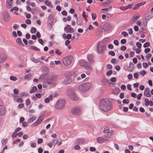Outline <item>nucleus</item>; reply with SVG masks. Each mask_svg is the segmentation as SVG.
Masks as SVG:
<instances>
[{
	"mask_svg": "<svg viewBox=\"0 0 153 153\" xmlns=\"http://www.w3.org/2000/svg\"><path fill=\"white\" fill-rule=\"evenodd\" d=\"M99 107L100 109L104 111L111 110L113 106L111 103L107 99H102L99 102Z\"/></svg>",
	"mask_w": 153,
	"mask_h": 153,
	"instance_id": "nucleus-1",
	"label": "nucleus"
},
{
	"mask_svg": "<svg viewBox=\"0 0 153 153\" xmlns=\"http://www.w3.org/2000/svg\"><path fill=\"white\" fill-rule=\"evenodd\" d=\"M67 95L71 100L77 101L79 100L78 97L76 94L75 90L73 89L68 90L67 92Z\"/></svg>",
	"mask_w": 153,
	"mask_h": 153,
	"instance_id": "nucleus-2",
	"label": "nucleus"
},
{
	"mask_svg": "<svg viewBox=\"0 0 153 153\" xmlns=\"http://www.w3.org/2000/svg\"><path fill=\"white\" fill-rule=\"evenodd\" d=\"M91 84L90 83H85L79 85L78 88L80 91L84 92L88 91L91 88Z\"/></svg>",
	"mask_w": 153,
	"mask_h": 153,
	"instance_id": "nucleus-3",
	"label": "nucleus"
},
{
	"mask_svg": "<svg viewBox=\"0 0 153 153\" xmlns=\"http://www.w3.org/2000/svg\"><path fill=\"white\" fill-rule=\"evenodd\" d=\"M65 101L62 100H60L56 102L55 105V108L58 110H61L65 107Z\"/></svg>",
	"mask_w": 153,
	"mask_h": 153,
	"instance_id": "nucleus-4",
	"label": "nucleus"
},
{
	"mask_svg": "<svg viewBox=\"0 0 153 153\" xmlns=\"http://www.w3.org/2000/svg\"><path fill=\"white\" fill-rule=\"evenodd\" d=\"M82 111V107L80 106H77L73 108L71 110V112L74 115L79 116L81 114Z\"/></svg>",
	"mask_w": 153,
	"mask_h": 153,
	"instance_id": "nucleus-5",
	"label": "nucleus"
},
{
	"mask_svg": "<svg viewBox=\"0 0 153 153\" xmlns=\"http://www.w3.org/2000/svg\"><path fill=\"white\" fill-rule=\"evenodd\" d=\"M73 57L71 56L65 57L63 59V64L66 66H68L71 63Z\"/></svg>",
	"mask_w": 153,
	"mask_h": 153,
	"instance_id": "nucleus-6",
	"label": "nucleus"
},
{
	"mask_svg": "<svg viewBox=\"0 0 153 153\" xmlns=\"http://www.w3.org/2000/svg\"><path fill=\"white\" fill-rule=\"evenodd\" d=\"M105 48L104 45L102 42L98 43L97 46V51L100 53H103L104 52V50Z\"/></svg>",
	"mask_w": 153,
	"mask_h": 153,
	"instance_id": "nucleus-7",
	"label": "nucleus"
},
{
	"mask_svg": "<svg viewBox=\"0 0 153 153\" xmlns=\"http://www.w3.org/2000/svg\"><path fill=\"white\" fill-rule=\"evenodd\" d=\"M71 74H67L65 75L66 78L64 80L62 83L65 85H68L70 84L72 81L71 77Z\"/></svg>",
	"mask_w": 153,
	"mask_h": 153,
	"instance_id": "nucleus-8",
	"label": "nucleus"
},
{
	"mask_svg": "<svg viewBox=\"0 0 153 153\" xmlns=\"http://www.w3.org/2000/svg\"><path fill=\"white\" fill-rule=\"evenodd\" d=\"M79 64L81 66H85L87 70H91L92 69V67L87 61L84 60H81L79 62Z\"/></svg>",
	"mask_w": 153,
	"mask_h": 153,
	"instance_id": "nucleus-9",
	"label": "nucleus"
},
{
	"mask_svg": "<svg viewBox=\"0 0 153 153\" xmlns=\"http://www.w3.org/2000/svg\"><path fill=\"white\" fill-rule=\"evenodd\" d=\"M44 119V116L42 115L40 116L37 120L33 123V125L35 126H37L39 125L43 121Z\"/></svg>",
	"mask_w": 153,
	"mask_h": 153,
	"instance_id": "nucleus-10",
	"label": "nucleus"
},
{
	"mask_svg": "<svg viewBox=\"0 0 153 153\" xmlns=\"http://www.w3.org/2000/svg\"><path fill=\"white\" fill-rule=\"evenodd\" d=\"M111 25L108 22L105 23L103 25V30L105 32L111 30Z\"/></svg>",
	"mask_w": 153,
	"mask_h": 153,
	"instance_id": "nucleus-11",
	"label": "nucleus"
},
{
	"mask_svg": "<svg viewBox=\"0 0 153 153\" xmlns=\"http://www.w3.org/2000/svg\"><path fill=\"white\" fill-rule=\"evenodd\" d=\"M65 31L66 33H73L74 32V30L72 28L71 25H67L64 27Z\"/></svg>",
	"mask_w": 153,
	"mask_h": 153,
	"instance_id": "nucleus-12",
	"label": "nucleus"
},
{
	"mask_svg": "<svg viewBox=\"0 0 153 153\" xmlns=\"http://www.w3.org/2000/svg\"><path fill=\"white\" fill-rule=\"evenodd\" d=\"M7 59V55L4 53H0V63H2L4 61Z\"/></svg>",
	"mask_w": 153,
	"mask_h": 153,
	"instance_id": "nucleus-13",
	"label": "nucleus"
},
{
	"mask_svg": "<svg viewBox=\"0 0 153 153\" xmlns=\"http://www.w3.org/2000/svg\"><path fill=\"white\" fill-rule=\"evenodd\" d=\"M109 140V138L105 139L102 137H99L97 138L96 140L97 143H100L104 142V141H107Z\"/></svg>",
	"mask_w": 153,
	"mask_h": 153,
	"instance_id": "nucleus-14",
	"label": "nucleus"
},
{
	"mask_svg": "<svg viewBox=\"0 0 153 153\" xmlns=\"http://www.w3.org/2000/svg\"><path fill=\"white\" fill-rule=\"evenodd\" d=\"M58 79V77L57 75H53L50 76L48 79L47 81L52 82H56Z\"/></svg>",
	"mask_w": 153,
	"mask_h": 153,
	"instance_id": "nucleus-15",
	"label": "nucleus"
},
{
	"mask_svg": "<svg viewBox=\"0 0 153 153\" xmlns=\"http://www.w3.org/2000/svg\"><path fill=\"white\" fill-rule=\"evenodd\" d=\"M82 78H81L80 76L76 77L74 79L73 82L75 83H79L83 81Z\"/></svg>",
	"mask_w": 153,
	"mask_h": 153,
	"instance_id": "nucleus-16",
	"label": "nucleus"
},
{
	"mask_svg": "<svg viewBox=\"0 0 153 153\" xmlns=\"http://www.w3.org/2000/svg\"><path fill=\"white\" fill-rule=\"evenodd\" d=\"M93 56L92 55H88L87 56L88 60L91 65L93 64L94 62V61L93 59Z\"/></svg>",
	"mask_w": 153,
	"mask_h": 153,
	"instance_id": "nucleus-17",
	"label": "nucleus"
},
{
	"mask_svg": "<svg viewBox=\"0 0 153 153\" xmlns=\"http://www.w3.org/2000/svg\"><path fill=\"white\" fill-rule=\"evenodd\" d=\"M144 95L147 97H150L151 95L150 93V90L149 88H146L145 89L144 92Z\"/></svg>",
	"mask_w": 153,
	"mask_h": 153,
	"instance_id": "nucleus-18",
	"label": "nucleus"
},
{
	"mask_svg": "<svg viewBox=\"0 0 153 153\" xmlns=\"http://www.w3.org/2000/svg\"><path fill=\"white\" fill-rule=\"evenodd\" d=\"M4 21L5 22H7L8 21L10 18V16L7 13H4L3 15Z\"/></svg>",
	"mask_w": 153,
	"mask_h": 153,
	"instance_id": "nucleus-19",
	"label": "nucleus"
},
{
	"mask_svg": "<svg viewBox=\"0 0 153 153\" xmlns=\"http://www.w3.org/2000/svg\"><path fill=\"white\" fill-rule=\"evenodd\" d=\"M6 111L5 110L4 106L2 105H0V115H4Z\"/></svg>",
	"mask_w": 153,
	"mask_h": 153,
	"instance_id": "nucleus-20",
	"label": "nucleus"
},
{
	"mask_svg": "<svg viewBox=\"0 0 153 153\" xmlns=\"http://www.w3.org/2000/svg\"><path fill=\"white\" fill-rule=\"evenodd\" d=\"M53 100V96L52 94L49 95L48 97L46 98L44 100V102L46 103H49L50 100Z\"/></svg>",
	"mask_w": 153,
	"mask_h": 153,
	"instance_id": "nucleus-21",
	"label": "nucleus"
},
{
	"mask_svg": "<svg viewBox=\"0 0 153 153\" xmlns=\"http://www.w3.org/2000/svg\"><path fill=\"white\" fill-rule=\"evenodd\" d=\"M13 99L15 101L18 103L22 102L23 101V100L22 99L17 98L16 96H14L13 97Z\"/></svg>",
	"mask_w": 153,
	"mask_h": 153,
	"instance_id": "nucleus-22",
	"label": "nucleus"
},
{
	"mask_svg": "<svg viewBox=\"0 0 153 153\" xmlns=\"http://www.w3.org/2000/svg\"><path fill=\"white\" fill-rule=\"evenodd\" d=\"M36 119V117L35 116L32 117H31L28 119L27 122V123H30L33 122Z\"/></svg>",
	"mask_w": 153,
	"mask_h": 153,
	"instance_id": "nucleus-23",
	"label": "nucleus"
},
{
	"mask_svg": "<svg viewBox=\"0 0 153 153\" xmlns=\"http://www.w3.org/2000/svg\"><path fill=\"white\" fill-rule=\"evenodd\" d=\"M12 1H10L9 0H7L6 2V5L8 8H10L12 7Z\"/></svg>",
	"mask_w": 153,
	"mask_h": 153,
	"instance_id": "nucleus-24",
	"label": "nucleus"
},
{
	"mask_svg": "<svg viewBox=\"0 0 153 153\" xmlns=\"http://www.w3.org/2000/svg\"><path fill=\"white\" fill-rule=\"evenodd\" d=\"M32 77V75L31 74H29L25 76V79L27 80H29L31 79Z\"/></svg>",
	"mask_w": 153,
	"mask_h": 153,
	"instance_id": "nucleus-25",
	"label": "nucleus"
},
{
	"mask_svg": "<svg viewBox=\"0 0 153 153\" xmlns=\"http://www.w3.org/2000/svg\"><path fill=\"white\" fill-rule=\"evenodd\" d=\"M37 89V87L36 86H33L30 91V93H32L35 91H36Z\"/></svg>",
	"mask_w": 153,
	"mask_h": 153,
	"instance_id": "nucleus-26",
	"label": "nucleus"
},
{
	"mask_svg": "<svg viewBox=\"0 0 153 153\" xmlns=\"http://www.w3.org/2000/svg\"><path fill=\"white\" fill-rule=\"evenodd\" d=\"M45 4L48 6H49L50 7H52L53 6L52 4L48 0H46L45 1Z\"/></svg>",
	"mask_w": 153,
	"mask_h": 153,
	"instance_id": "nucleus-27",
	"label": "nucleus"
},
{
	"mask_svg": "<svg viewBox=\"0 0 153 153\" xmlns=\"http://www.w3.org/2000/svg\"><path fill=\"white\" fill-rule=\"evenodd\" d=\"M19 95L20 96V97H27L28 96V94L25 92H23L21 94H20Z\"/></svg>",
	"mask_w": 153,
	"mask_h": 153,
	"instance_id": "nucleus-28",
	"label": "nucleus"
},
{
	"mask_svg": "<svg viewBox=\"0 0 153 153\" xmlns=\"http://www.w3.org/2000/svg\"><path fill=\"white\" fill-rule=\"evenodd\" d=\"M30 49L32 50H33L36 51H40V50L37 47L33 46H31L30 47Z\"/></svg>",
	"mask_w": 153,
	"mask_h": 153,
	"instance_id": "nucleus-29",
	"label": "nucleus"
},
{
	"mask_svg": "<svg viewBox=\"0 0 153 153\" xmlns=\"http://www.w3.org/2000/svg\"><path fill=\"white\" fill-rule=\"evenodd\" d=\"M52 83L51 82H50L48 81H47V82H46L45 83H44L43 85V88H45L47 87V84H51Z\"/></svg>",
	"mask_w": 153,
	"mask_h": 153,
	"instance_id": "nucleus-30",
	"label": "nucleus"
},
{
	"mask_svg": "<svg viewBox=\"0 0 153 153\" xmlns=\"http://www.w3.org/2000/svg\"><path fill=\"white\" fill-rule=\"evenodd\" d=\"M59 140L57 139H53L52 142V143L54 146H55L58 143Z\"/></svg>",
	"mask_w": 153,
	"mask_h": 153,
	"instance_id": "nucleus-31",
	"label": "nucleus"
},
{
	"mask_svg": "<svg viewBox=\"0 0 153 153\" xmlns=\"http://www.w3.org/2000/svg\"><path fill=\"white\" fill-rule=\"evenodd\" d=\"M145 104V105L148 106L149 104L150 101H149V99H145L144 100Z\"/></svg>",
	"mask_w": 153,
	"mask_h": 153,
	"instance_id": "nucleus-32",
	"label": "nucleus"
},
{
	"mask_svg": "<svg viewBox=\"0 0 153 153\" xmlns=\"http://www.w3.org/2000/svg\"><path fill=\"white\" fill-rule=\"evenodd\" d=\"M138 18V16L134 17L131 20V22L132 23H134V22H136V21L137 19Z\"/></svg>",
	"mask_w": 153,
	"mask_h": 153,
	"instance_id": "nucleus-33",
	"label": "nucleus"
},
{
	"mask_svg": "<svg viewBox=\"0 0 153 153\" xmlns=\"http://www.w3.org/2000/svg\"><path fill=\"white\" fill-rule=\"evenodd\" d=\"M10 79L13 81H16L17 79V78L15 76H10Z\"/></svg>",
	"mask_w": 153,
	"mask_h": 153,
	"instance_id": "nucleus-34",
	"label": "nucleus"
},
{
	"mask_svg": "<svg viewBox=\"0 0 153 153\" xmlns=\"http://www.w3.org/2000/svg\"><path fill=\"white\" fill-rule=\"evenodd\" d=\"M82 15V17L84 19L85 21L87 22V20L86 19V18L88 17V16L85 15V12H83Z\"/></svg>",
	"mask_w": 153,
	"mask_h": 153,
	"instance_id": "nucleus-35",
	"label": "nucleus"
},
{
	"mask_svg": "<svg viewBox=\"0 0 153 153\" xmlns=\"http://www.w3.org/2000/svg\"><path fill=\"white\" fill-rule=\"evenodd\" d=\"M7 141V139H3L1 141V143L3 145H5L6 144Z\"/></svg>",
	"mask_w": 153,
	"mask_h": 153,
	"instance_id": "nucleus-36",
	"label": "nucleus"
},
{
	"mask_svg": "<svg viewBox=\"0 0 153 153\" xmlns=\"http://www.w3.org/2000/svg\"><path fill=\"white\" fill-rule=\"evenodd\" d=\"M36 29L34 27H33L31 28L30 30V32L32 33H34L36 32Z\"/></svg>",
	"mask_w": 153,
	"mask_h": 153,
	"instance_id": "nucleus-37",
	"label": "nucleus"
},
{
	"mask_svg": "<svg viewBox=\"0 0 153 153\" xmlns=\"http://www.w3.org/2000/svg\"><path fill=\"white\" fill-rule=\"evenodd\" d=\"M121 33L124 37L127 36L128 35V33L126 31H123L121 32Z\"/></svg>",
	"mask_w": 153,
	"mask_h": 153,
	"instance_id": "nucleus-38",
	"label": "nucleus"
},
{
	"mask_svg": "<svg viewBox=\"0 0 153 153\" xmlns=\"http://www.w3.org/2000/svg\"><path fill=\"white\" fill-rule=\"evenodd\" d=\"M50 67L51 68H53L55 67V64H54V62L53 61H51L50 63Z\"/></svg>",
	"mask_w": 153,
	"mask_h": 153,
	"instance_id": "nucleus-39",
	"label": "nucleus"
},
{
	"mask_svg": "<svg viewBox=\"0 0 153 153\" xmlns=\"http://www.w3.org/2000/svg\"><path fill=\"white\" fill-rule=\"evenodd\" d=\"M150 45V43L149 42H147L145 43L143 45V47L144 48H146L147 47H148Z\"/></svg>",
	"mask_w": 153,
	"mask_h": 153,
	"instance_id": "nucleus-40",
	"label": "nucleus"
},
{
	"mask_svg": "<svg viewBox=\"0 0 153 153\" xmlns=\"http://www.w3.org/2000/svg\"><path fill=\"white\" fill-rule=\"evenodd\" d=\"M30 103L29 99H27L26 100L25 104L26 106H28L30 104Z\"/></svg>",
	"mask_w": 153,
	"mask_h": 153,
	"instance_id": "nucleus-41",
	"label": "nucleus"
},
{
	"mask_svg": "<svg viewBox=\"0 0 153 153\" xmlns=\"http://www.w3.org/2000/svg\"><path fill=\"white\" fill-rule=\"evenodd\" d=\"M43 141V140L42 138H39L37 140V143L38 144H40L42 143Z\"/></svg>",
	"mask_w": 153,
	"mask_h": 153,
	"instance_id": "nucleus-42",
	"label": "nucleus"
},
{
	"mask_svg": "<svg viewBox=\"0 0 153 153\" xmlns=\"http://www.w3.org/2000/svg\"><path fill=\"white\" fill-rule=\"evenodd\" d=\"M136 45H137V46L138 48H141V47L142 45L140 43V42H137L136 43Z\"/></svg>",
	"mask_w": 153,
	"mask_h": 153,
	"instance_id": "nucleus-43",
	"label": "nucleus"
},
{
	"mask_svg": "<svg viewBox=\"0 0 153 153\" xmlns=\"http://www.w3.org/2000/svg\"><path fill=\"white\" fill-rule=\"evenodd\" d=\"M119 8L123 11L127 10L126 6H121L119 7Z\"/></svg>",
	"mask_w": 153,
	"mask_h": 153,
	"instance_id": "nucleus-44",
	"label": "nucleus"
},
{
	"mask_svg": "<svg viewBox=\"0 0 153 153\" xmlns=\"http://www.w3.org/2000/svg\"><path fill=\"white\" fill-rule=\"evenodd\" d=\"M108 54L112 56H114L115 55V53L113 51H110L109 52Z\"/></svg>",
	"mask_w": 153,
	"mask_h": 153,
	"instance_id": "nucleus-45",
	"label": "nucleus"
},
{
	"mask_svg": "<svg viewBox=\"0 0 153 153\" xmlns=\"http://www.w3.org/2000/svg\"><path fill=\"white\" fill-rule=\"evenodd\" d=\"M32 61L34 63H37L38 62V60L34 58L31 59Z\"/></svg>",
	"mask_w": 153,
	"mask_h": 153,
	"instance_id": "nucleus-46",
	"label": "nucleus"
},
{
	"mask_svg": "<svg viewBox=\"0 0 153 153\" xmlns=\"http://www.w3.org/2000/svg\"><path fill=\"white\" fill-rule=\"evenodd\" d=\"M112 73V71L111 70H110L107 71L106 73V74L108 76L110 75Z\"/></svg>",
	"mask_w": 153,
	"mask_h": 153,
	"instance_id": "nucleus-47",
	"label": "nucleus"
},
{
	"mask_svg": "<svg viewBox=\"0 0 153 153\" xmlns=\"http://www.w3.org/2000/svg\"><path fill=\"white\" fill-rule=\"evenodd\" d=\"M75 149L79 150L80 149V147L78 145H76L74 147Z\"/></svg>",
	"mask_w": 153,
	"mask_h": 153,
	"instance_id": "nucleus-48",
	"label": "nucleus"
},
{
	"mask_svg": "<svg viewBox=\"0 0 153 153\" xmlns=\"http://www.w3.org/2000/svg\"><path fill=\"white\" fill-rule=\"evenodd\" d=\"M55 53L59 55H60L62 53V52H61L59 49H57L55 51Z\"/></svg>",
	"mask_w": 153,
	"mask_h": 153,
	"instance_id": "nucleus-49",
	"label": "nucleus"
},
{
	"mask_svg": "<svg viewBox=\"0 0 153 153\" xmlns=\"http://www.w3.org/2000/svg\"><path fill=\"white\" fill-rule=\"evenodd\" d=\"M71 37V35L70 34H68L66 36V39H70Z\"/></svg>",
	"mask_w": 153,
	"mask_h": 153,
	"instance_id": "nucleus-50",
	"label": "nucleus"
},
{
	"mask_svg": "<svg viewBox=\"0 0 153 153\" xmlns=\"http://www.w3.org/2000/svg\"><path fill=\"white\" fill-rule=\"evenodd\" d=\"M19 91L17 89L15 88L13 90V92L16 94H18L19 93Z\"/></svg>",
	"mask_w": 153,
	"mask_h": 153,
	"instance_id": "nucleus-51",
	"label": "nucleus"
},
{
	"mask_svg": "<svg viewBox=\"0 0 153 153\" xmlns=\"http://www.w3.org/2000/svg\"><path fill=\"white\" fill-rule=\"evenodd\" d=\"M123 102L124 103L128 104L129 102V100L128 99H124Z\"/></svg>",
	"mask_w": 153,
	"mask_h": 153,
	"instance_id": "nucleus-52",
	"label": "nucleus"
},
{
	"mask_svg": "<svg viewBox=\"0 0 153 153\" xmlns=\"http://www.w3.org/2000/svg\"><path fill=\"white\" fill-rule=\"evenodd\" d=\"M25 14L27 18H30L31 17V15L30 13H25Z\"/></svg>",
	"mask_w": 153,
	"mask_h": 153,
	"instance_id": "nucleus-53",
	"label": "nucleus"
},
{
	"mask_svg": "<svg viewBox=\"0 0 153 153\" xmlns=\"http://www.w3.org/2000/svg\"><path fill=\"white\" fill-rule=\"evenodd\" d=\"M25 23L27 24L30 25L31 23V21L29 19H27L25 20Z\"/></svg>",
	"mask_w": 153,
	"mask_h": 153,
	"instance_id": "nucleus-54",
	"label": "nucleus"
},
{
	"mask_svg": "<svg viewBox=\"0 0 153 153\" xmlns=\"http://www.w3.org/2000/svg\"><path fill=\"white\" fill-rule=\"evenodd\" d=\"M96 148L93 147H90L89 148V150L91 152H94L96 150Z\"/></svg>",
	"mask_w": 153,
	"mask_h": 153,
	"instance_id": "nucleus-55",
	"label": "nucleus"
},
{
	"mask_svg": "<svg viewBox=\"0 0 153 153\" xmlns=\"http://www.w3.org/2000/svg\"><path fill=\"white\" fill-rule=\"evenodd\" d=\"M114 43L116 45H119V42L117 40H115L114 41Z\"/></svg>",
	"mask_w": 153,
	"mask_h": 153,
	"instance_id": "nucleus-56",
	"label": "nucleus"
},
{
	"mask_svg": "<svg viewBox=\"0 0 153 153\" xmlns=\"http://www.w3.org/2000/svg\"><path fill=\"white\" fill-rule=\"evenodd\" d=\"M16 42L19 44L22 43L21 39L20 38H18L16 40Z\"/></svg>",
	"mask_w": 153,
	"mask_h": 153,
	"instance_id": "nucleus-57",
	"label": "nucleus"
},
{
	"mask_svg": "<svg viewBox=\"0 0 153 153\" xmlns=\"http://www.w3.org/2000/svg\"><path fill=\"white\" fill-rule=\"evenodd\" d=\"M36 143H31V146L32 148L35 147L36 146Z\"/></svg>",
	"mask_w": 153,
	"mask_h": 153,
	"instance_id": "nucleus-58",
	"label": "nucleus"
},
{
	"mask_svg": "<svg viewBox=\"0 0 153 153\" xmlns=\"http://www.w3.org/2000/svg\"><path fill=\"white\" fill-rule=\"evenodd\" d=\"M92 18L93 20H94L96 18V15L95 13H92L91 14Z\"/></svg>",
	"mask_w": 153,
	"mask_h": 153,
	"instance_id": "nucleus-59",
	"label": "nucleus"
},
{
	"mask_svg": "<svg viewBox=\"0 0 153 153\" xmlns=\"http://www.w3.org/2000/svg\"><path fill=\"white\" fill-rule=\"evenodd\" d=\"M142 94L141 93H140L139 94L137 97V99L138 100H140L141 99V97L142 96Z\"/></svg>",
	"mask_w": 153,
	"mask_h": 153,
	"instance_id": "nucleus-60",
	"label": "nucleus"
},
{
	"mask_svg": "<svg viewBox=\"0 0 153 153\" xmlns=\"http://www.w3.org/2000/svg\"><path fill=\"white\" fill-rule=\"evenodd\" d=\"M109 131V129L108 128H105L103 132L104 133H108Z\"/></svg>",
	"mask_w": 153,
	"mask_h": 153,
	"instance_id": "nucleus-61",
	"label": "nucleus"
},
{
	"mask_svg": "<svg viewBox=\"0 0 153 153\" xmlns=\"http://www.w3.org/2000/svg\"><path fill=\"white\" fill-rule=\"evenodd\" d=\"M24 105L23 103H20L18 105V108H21L24 107Z\"/></svg>",
	"mask_w": 153,
	"mask_h": 153,
	"instance_id": "nucleus-62",
	"label": "nucleus"
},
{
	"mask_svg": "<svg viewBox=\"0 0 153 153\" xmlns=\"http://www.w3.org/2000/svg\"><path fill=\"white\" fill-rule=\"evenodd\" d=\"M7 149V146H5L4 148L2 150L1 153H3L4 152L5 150Z\"/></svg>",
	"mask_w": 153,
	"mask_h": 153,
	"instance_id": "nucleus-63",
	"label": "nucleus"
},
{
	"mask_svg": "<svg viewBox=\"0 0 153 153\" xmlns=\"http://www.w3.org/2000/svg\"><path fill=\"white\" fill-rule=\"evenodd\" d=\"M110 81L111 82H115L116 81V79L115 77H112L111 78Z\"/></svg>",
	"mask_w": 153,
	"mask_h": 153,
	"instance_id": "nucleus-64",
	"label": "nucleus"
}]
</instances>
